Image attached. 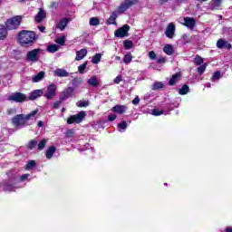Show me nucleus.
Masks as SVG:
<instances>
[{
  "label": "nucleus",
  "mask_w": 232,
  "mask_h": 232,
  "mask_svg": "<svg viewBox=\"0 0 232 232\" xmlns=\"http://www.w3.org/2000/svg\"><path fill=\"white\" fill-rule=\"evenodd\" d=\"M8 101H14V102H24V101H26V95L22 92H15L8 97Z\"/></svg>",
  "instance_id": "9"
},
{
  "label": "nucleus",
  "mask_w": 232,
  "mask_h": 232,
  "mask_svg": "<svg viewBox=\"0 0 232 232\" xmlns=\"http://www.w3.org/2000/svg\"><path fill=\"white\" fill-rule=\"evenodd\" d=\"M46 142H48L47 140H42L39 143H38V146H37V150H39V151L44 150V147L46 146Z\"/></svg>",
  "instance_id": "36"
},
{
  "label": "nucleus",
  "mask_w": 232,
  "mask_h": 232,
  "mask_svg": "<svg viewBox=\"0 0 232 232\" xmlns=\"http://www.w3.org/2000/svg\"><path fill=\"white\" fill-rule=\"evenodd\" d=\"M14 187L12 185H6L5 187V191H14Z\"/></svg>",
  "instance_id": "50"
},
{
  "label": "nucleus",
  "mask_w": 232,
  "mask_h": 232,
  "mask_svg": "<svg viewBox=\"0 0 232 232\" xmlns=\"http://www.w3.org/2000/svg\"><path fill=\"white\" fill-rule=\"evenodd\" d=\"M35 146H37V140H32L29 141L27 148H28V150H34V148H35Z\"/></svg>",
  "instance_id": "39"
},
{
  "label": "nucleus",
  "mask_w": 232,
  "mask_h": 232,
  "mask_svg": "<svg viewBox=\"0 0 232 232\" xmlns=\"http://www.w3.org/2000/svg\"><path fill=\"white\" fill-rule=\"evenodd\" d=\"M32 168H35V160L28 161L27 165L25 166V169H32Z\"/></svg>",
  "instance_id": "41"
},
{
  "label": "nucleus",
  "mask_w": 232,
  "mask_h": 232,
  "mask_svg": "<svg viewBox=\"0 0 232 232\" xmlns=\"http://www.w3.org/2000/svg\"><path fill=\"white\" fill-rule=\"evenodd\" d=\"M183 25L187 26V28H189V30H193V28H195V24H196V21L195 18H191V17H184L183 18Z\"/></svg>",
  "instance_id": "13"
},
{
  "label": "nucleus",
  "mask_w": 232,
  "mask_h": 232,
  "mask_svg": "<svg viewBox=\"0 0 232 232\" xmlns=\"http://www.w3.org/2000/svg\"><path fill=\"white\" fill-rule=\"evenodd\" d=\"M169 0H159L160 5H164V3H168Z\"/></svg>",
  "instance_id": "57"
},
{
  "label": "nucleus",
  "mask_w": 232,
  "mask_h": 232,
  "mask_svg": "<svg viewBox=\"0 0 232 232\" xmlns=\"http://www.w3.org/2000/svg\"><path fill=\"white\" fill-rule=\"evenodd\" d=\"M44 97H45L47 101H53V99L57 97V85L54 83L49 84L44 92Z\"/></svg>",
  "instance_id": "4"
},
{
  "label": "nucleus",
  "mask_w": 232,
  "mask_h": 232,
  "mask_svg": "<svg viewBox=\"0 0 232 232\" xmlns=\"http://www.w3.org/2000/svg\"><path fill=\"white\" fill-rule=\"evenodd\" d=\"M218 79H220V72L218 71V72H214L212 81H218Z\"/></svg>",
  "instance_id": "46"
},
{
  "label": "nucleus",
  "mask_w": 232,
  "mask_h": 232,
  "mask_svg": "<svg viewBox=\"0 0 232 232\" xmlns=\"http://www.w3.org/2000/svg\"><path fill=\"white\" fill-rule=\"evenodd\" d=\"M126 110H128V107L126 105H115L112 108V111H114V113H119L120 115H122V113H124Z\"/></svg>",
  "instance_id": "17"
},
{
  "label": "nucleus",
  "mask_w": 232,
  "mask_h": 232,
  "mask_svg": "<svg viewBox=\"0 0 232 232\" xmlns=\"http://www.w3.org/2000/svg\"><path fill=\"white\" fill-rule=\"evenodd\" d=\"M43 126H44V122H43L42 121H38V127L43 128Z\"/></svg>",
  "instance_id": "56"
},
{
  "label": "nucleus",
  "mask_w": 232,
  "mask_h": 232,
  "mask_svg": "<svg viewBox=\"0 0 232 232\" xmlns=\"http://www.w3.org/2000/svg\"><path fill=\"white\" fill-rule=\"evenodd\" d=\"M59 48H61V46L57 44H51L47 47V52H49V53H55V52H58Z\"/></svg>",
  "instance_id": "26"
},
{
  "label": "nucleus",
  "mask_w": 232,
  "mask_h": 232,
  "mask_svg": "<svg viewBox=\"0 0 232 232\" xmlns=\"http://www.w3.org/2000/svg\"><path fill=\"white\" fill-rule=\"evenodd\" d=\"M217 48H219V50H223V48H226L227 50H231V44L227 43L225 39H219L217 42Z\"/></svg>",
  "instance_id": "14"
},
{
  "label": "nucleus",
  "mask_w": 232,
  "mask_h": 232,
  "mask_svg": "<svg viewBox=\"0 0 232 232\" xmlns=\"http://www.w3.org/2000/svg\"><path fill=\"white\" fill-rule=\"evenodd\" d=\"M164 113V111H159L157 109L152 110V115L155 117H159V115H162Z\"/></svg>",
  "instance_id": "43"
},
{
  "label": "nucleus",
  "mask_w": 232,
  "mask_h": 232,
  "mask_svg": "<svg viewBox=\"0 0 232 232\" xmlns=\"http://www.w3.org/2000/svg\"><path fill=\"white\" fill-rule=\"evenodd\" d=\"M165 35L169 39H173V37H175V24L174 23L169 24V25L167 26L166 31H165Z\"/></svg>",
  "instance_id": "12"
},
{
  "label": "nucleus",
  "mask_w": 232,
  "mask_h": 232,
  "mask_svg": "<svg viewBox=\"0 0 232 232\" xmlns=\"http://www.w3.org/2000/svg\"><path fill=\"white\" fill-rule=\"evenodd\" d=\"M149 57L151 61H155V59H157V53H155V51L149 52Z\"/></svg>",
  "instance_id": "44"
},
{
  "label": "nucleus",
  "mask_w": 232,
  "mask_h": 232,
  "mask_svg": "<svg viewBox=\"0 0 232 232\" xmlns=\"http://www.w3.org/2000/svg\"><path fill=\"white\" fill-rule=\"evenodd\" d=\"M222 5V0H214V4L212 5V8H217Z\"/></svg>",
  "instance_id": "45"
},
{
  "label": "nucleus",
  "mask_w": 232,
  "mask_h": 232,
  "mask_svg": "<svg viewBox=\"0 0 232 232\" xmlns=\"http://www.w3.org/2000/svg\"><path fill=\"white\" fill-rule=\"evenodd\" d=\"M38 111V110H35L27 115L18 114L12 119V124L14 126V128H16V130H21V128L28 126V121H30L32 117H35Z\"/></svg>",
  "instance_id": "1"
},
{
  "label": "nucleus",
  "mask_w": 232,
  "mask_h": 232,
  "mask_svg": "<svg viewBox=\"0 0 232 232\" xmlns=\"http://www.w3.org/2000/svg\"><path fill=\"white\" fill-rule=\"evenodd\" d=\"M117 119V115H115V114H111V115H109V117H108V121H115Z\"/></svg>",
  "instance_id": "52"
},
{
  "label": "nucleus",
  "mask_w": 232,
  "mask_h": 232,
  "mask_svg": "<svg viewBox=\"0 0 232 232\" xmlns=\"http://www.w3.org/2000/svg\"><path fill=\"white\" fill-rule=\"evenodd\" d=\"M68 23H70V20H68V18H63L57 23L56 28H58V30H61V32H63L64 28L68 26Z\"/></svg>",
  "instance_id": "15"
},
{
  "label": "nucleus",
  "mask_w": 232,
  "mask_h": 232,
  "mask_svg": "<svg viewBox=\"0 0 232 232\" xmlns=\"http://www.w3.org/2000/svg\"><path fill=\"white\" fill-rule=\"evenodd\" d=\"M158 64H163L166 63V58L164 57H160V59L157 61Z\"/></svg>",
  "instance_id": "53"
},
{
  "label": "nucleus",
  "mask_w": 232,
  "mask_h": 232,
  "mask_svg": "<svg viewBox=\"0 0 232 232\" xmlns=\"http://www.w3.org/2000/svg\"><path fill=\"white\" fill-rule=\"evenodd\" d=\"M38 29H39L40 32L44 33V30H46V27L39 26Z\"/></svg>",
  "instance_id": "55"
},
{
  "label": "nucleus",
  "mask_w": 232,
  "mask_h": 232,
  "mask_svg": "<svg viewBox=\"0 0 232 232\" xmlns=\"http://www.w3.org/2000/svg\"><path fill=\"white\" fill-rule=\"evenodd\" d=\"M208 88H211V83H207Z\"/></svg>",
  "instance_id": "61"
},
{
  "label": "nucleus",
  "mask_w": 232,
  "mask_h": 232,
  "mask_svg": "<svg viewBox=\"0 0 232 232\" xmlns=\"http://www.w3.org/2000/svg\"><path fill=\"white\" fill-rule=\"evenodd\" d=\"M55 153V147H50L49 149H47L46 152H45V157L46 159H52L53 157V154Z\"/></svg>",
  "instance_id": "25"
},
{
  "label": "nucleus",
  "mask_w": 232,
  "mask_h": 232,
  "mask_svg": "<svg viewBox=\"0 0 232 232\" xmlns=\"http://www.w3.org/2000/svg\"><path fill=\"white\" fill-rule=\"evenodd\" d=\"M18 41L21 46L28 48V46H32L37 41V36L34 31L23 30L18 34Z\"/></svg>",
  "instance_id": "2"
},
{
  "label": "nucleus",
  "mask_w": 232,
  "mask_h": 232,
  "mask_svg": "<svg viewBox=\"0 0 232 232\" xmlns=\"http://www.w3.org/2000/svg\"><path fill=\"white\" fill-rule=\"evenodd\" d=\"M44 17H46V13H44V11L43 9H40V11L38 12V14L35 16V22L41 23L43 21V19H44Z\"/></svg>",
  "instance_id": "22"
},
{
  "label": "nucleus",
  "mask_w": 232,
  "mask_h": 232,
  "mask_svg": "<svg viewBox=\"0 0 232 232\" xmlns=\"http://www.w3.org/2000/svg\"><path fill=\"white\" fill-rule=\"evenodd\" d=\"M132 59H133V56L131 55V53H129L124 55L123 63L125 64H130V63H131Z\"/></svg>",
  "instance_id": "31"
},
{
  "label": "nucleus",
  "mask_w": 232,
  "mask_h": 232,
  "mask_svg": "<svg viewBox=\"0 0 232 232\" xmlns=\"http://www.w3.org/2000/svg\"><path fill=\"white\" fill-rule=\"evenodd\" d=\"M164 83L162 82H156L152 85V90H162L164 88Z\"/></svg>",
  "instance_id": "32"
},
{
  "label": "nucleus",
  "mask_w": 232,
  "mask_h": 232,
  "mask_svg": "<svg viewBox=\"0 0 232 232\" xmlns=\"http://www.w3.org/2000/svg\"><path fill=\"white\" fill-rule=\"evenodd\" d=\"M140 102V98H139V96H136L134 98V101H132V104H134L135 106H137V104H139Z\"/></svg>",
  "instance_id": "49"
},
{
  "label": "nucleus",
  "mask_w": 232,
  "mask_h": 232,
  "mask_svg": "<svg viewBox=\"0 0 232 232\" xmlns=\"http://www.w3.org/2000/svg\"><path fill=\"white\" fill-rule=\"evenodd\" d=\"M137 3H139L138 0H125L123 3H121L119 5V7L116 10V13L124 14L126 10H128L129 8H131V6H133V5H137Z\"/></svg>",
  "instance_id": "5"
},
{
  "label": "nucleus",
  "mask_w": 232,
  "mask_h": 232,
  "mask_svg": "<svg viewBox=\"0 0 232 232\" xmlns=\"http://www.w3.org/2000/svg\"><path fill=\"white\" fill-rule=\"evenodd\" d=\"M21 21H23V16L21 15L12 17L5 22V27L7 30H17L21 25Z\"/></svg>",
  "instance_id": "3"
},
{
  "label": "nucleus",
  "mask_w": 232,
  "mask_h": 232,
  "mask_svg": "<svg viewBox=\"0 0 232 232\" xmlns=\"http://www.w3.org/2000/svg\"><path fill=\"white\" fill-rule=\"evenodd\" d=\"M163 52L164 53H166L167 55H173L175 50H173V45L171 44H166L163 47Z\"/></svg>",
  "instance_id": "23"
},
{
  "label": "nucleus",
  "mask_w": 232,
  "mask_h": 232,
  "mask_svg": "<svg viewBox=\"0 0 232 232\" xmlns=\"http://www.w3.org/2000/svg\"><path fill=\"white\" fill-rule=\"evenodd\" d=\"M44 75H46V73L44 71L38 72L36 75L33 76L32 82H41V81L44 79Z\"/></svg>",
  "instance_id": "18"
},
{
  "label": "nucleus",
  "mask_w": 232,
  "mask_h": 232,
  "mask_svg": "<svg viewBox=\"0 0 232 232\" xmlns=\"http://www.w3.org/2000/svg\"><path fill=\"white\" fill-rule=\"evenodd\" d=\"M117 12H113L109 19L106 21V24H117Z\"/></svg>",
  "instance_id": "21"
},
{
  "label": "nucleus",
  "mask_w": 232,
  "mask_h": 232,
  "mask_svg": "<svg viewBox=\"0 0 232 232\" xmlns=\"http://www.w3.org/2000/svg\"><path fill=\"white\" fill-rule=\"evenodd\" d=\"M8 29L6 26L0 24V39H5L6 35H8Z\"/></svg>",
  "instance_id": "24"
},
{
  "label": "nucleus",
  "mask_w": 232,
  "mask_h": 232,
  "mask_svg": "<svg viewBox=\"0 0 232 232\" xmlns=\"http://www.w3.org/2000/svg\"><path fill=\"white\" fill-rule=\"evenodd\" d=\"M185 0H176V3H178V5H180L182 3H184Z\"/></svg>",
  "instance_id": "59"
},
{
  "label": "nucleus",
  "mask_w": 232,
  "mask_h": 232,
  "mask_svg": "<svg viewBox=\"0 0 232 232\" xmlns=\"http://www.w3.org/2000/svg\"><path fill=\"white\" fill-rule=\"evenodd\" d=\"M128 32H130V25L124 24L122 27L119 28L115 31L114 35L115 37H128Z\"/></svg>",
  "instance_id": "8"
},
{
  "label": "nucleus",
  "mask_w": 232,
  "mask_h": 232,
  "mask_svg": "<svg viewBox=\"0 0 232 232\" xmlns=\"http://www.w3.org/2000/svg\"><path fill=\"white\" fill-rule=\"evenodd\" d=\"M101 59H102V53H96L92 60V64H99L101 63Z\"/></svg>",
  "instance_id": "30"
},
{
  "label": "nucleus",
  "mask_w": 232,
  "mask_h": 232,
  "mask_svg": "<svg viewBox=\"0 0 232 232\" xmlns=\"http://www.w3.org/2000/svg\"><path fill=\"white\" fill-rule=\"evenodd\" d=\"M65 136L68 138L73 137V130H68Z\"/></svg>",
  "instance_id": "51"
},
{
  "label": "nucleus",
  "mask_w": 232,
  "mask_h": 232,
  "mask_svg": "<svg viewBox=\"0 0 232 232\" xmlns=\"http://www.w3.org/2000/svg\"><path fill=\"white\" fill-rule=\"evenodd\" d=\"M88 84L90 86L97 87L99 85V81L97 80V77L92 76L87 81Z\"/></svg>",
  "instance_id": "27"
},
{
  "label": "nucleus",
  "mask_w": 232,
  "mask_h": 232,
  "mask_svg": "<svg viewBox=\"0 0 232 232\" xmlns=\"http://www.w3.org/2000/svg\"><path fill=\"white\" fill-rule=\"evenodd\" d=\"M28 177H30V174H24L21 176L20 180L23 182V181L26 180V179H28Z\"/></svg>",
  "instance_id": "54"
},
{
  "label": "nucleus",
  "mask_w": 232,
  "mask_h": 232,
  "mask_svg": "<svg viewBox=\"0 0 232 232\" xmlns=\"http://www.w3.org/2000/svg\"><path fill=\"white\" fill-rule=\"evenodd\" d=\"M226 232H232V227H228L226 228Z\"/></svg>",
  "instance_id": "58"
},
{
  "label": "nucleus",
  "mask_w": 232,
  "mask_h": 232,
  "mask_svg": "<svg viewBox=\"0 0 232 232\" xmlns=\"http://www.w3.org/2000/svg\"><path fill=\"white\" fill-rule=\"evenodd\" d=\"M76 106H78V108H86V106H90V102L86 101H80L76 103Z\"/></svg>",
  "instance_id": "37"
},
{
  "label": "nucleus",
  "mask_w": 232,
  "mask_h": 232,
  "mask_svg": "<svg viewBox=\"0 0 232 232\" xmlns=\"http://www.w3.org/2000/svg\"><path fill=\"white\" fill-rule=\"evenodd\" d=\"M91 26H99L101 24V20L97 17H92L89 21Z\"/></svg>",
  "instance_id": "29"
},
{
  "label": "nucleus",
  "mask_w": 232,
  "mask_h": 232,
  "mask_svg": "<svg viewBox=\"0 0 232 232\" xmlns=\"http://www.w3.org/2000/svg\"><path fill=\"white\" fill-rule=\"evenodd\" d=\"M123 46H124L125 50H131V48H133V42H131L130 40H125L123 42Z\"/></svg>",
  "instance_id": "33"
},
{
  "label": "nucleus",
  "mask_w": 232,
  "mask_h": 232,
  "mask_svg": "<svg viewBox=\"0 0 232 232\" xmlns=\"http://www.w3.org/2000/svg\"><path fill=\"white\" fill-rule=\"evenodd\" d=\"M73 92H75L73 87H68L64 89L61 93L60 101H66V99H70V97H72Z\"/></svg>",
  "instance_id": "10"
},
{
  "label": "nucleus",
  "mask_w": 232,
  "mask_h": 232,
  "mask_svg": "<svg viewBox=\"0 0 232 232\" xmlns=\"http://www.w3.org/2000/svg\"><path fill=\"white\" fill-rule=\"evenodd\" d=\"M118 126L121 130H126L128 128V123H126V121H122L121 123H119Z\"/></svg>",
  "instance_id": "47"
},
{
  "label": "nucleus",
  "mask_w": 232,
  "mask_h": 232,
  "mask_svg": "<svg viewBox=\"0 0 232 232\" xmlns=\"http://www.w3.org/2000/svg\"><path fill=\"white\" fill-rule=\"evenodd\" d=\"M54 75H56V77H69L70 72H67L64 69H56L54 71Z\"/></svg>",
  "instance_id": "19"
},
{
  "label": "nucleus",
  "mask_w": 232,
  "mask_h": 232,
  "mask_svg": "<svg viewBox=\"0 0 232 232\" xmlns=\"http://www.w3.org/2000/svg\"><path fill=\"white\" fill-rule=\"evenodd\" d=\"M179 80H180V73L178 72L172 75V77L169 81V86H175V84H177V82H179Z\"/></svg>",
  "instance_id": "20"
},
{
  "label": "nucleus",
  "mask_w": 232,
  "mask_h": 232,
  "mask_svg": "<svg viewBox=\"0 0 232 232\" xmlns=\"http://www.w3.org/2000/svg\"><path fill=\"white\" fill-rule=\"evenodd\" d=\"M44 95V89H38L33 91L28 97L29 101H35V99H39V97H43Z\"/></svg>",
  "instance_id": "11"
},
{
  "label": "nucleus",
  "mask_w": 232,
  "mask_h": 232,
  "mask_svg": "<svg viewBox=\"0 0 232 232\" xmlns=\"http://www.w3.org/2000/svg\"><path fill=\"white\" fill-rule=\"evenodd\" d=\"M61 104H63V101H62V100L56 101V102H54L52 104V108H54V109L57 110V109L61 106Z\"/></svg>",
  "instance_id": "42"
},
{
  "label": "nucleus",
  "mask_w": 232,
  "mask_h": 232,
  "mask_svg": "<svg viewBox=\"0 0 232 232\" xmlns=\"http://www.w3.org/2000/svg\"><path fill=\"white\" fill-rule=\"evenodd\" d=\"M122 81V75H118L114 80L113 82L114 84H119Z\"/></svg>",
  "instance_id": "48"
},
{
  "label": "nucleus",
  "mask_w": 232,
  "mask_h": 232,
  "mask_svg": "<svg viewBox=\"0 0 232 232\" xmlns=\"http://www.w3.org/2000/svg\"><path fill=\"white\" fill-rule=\"evenodd\" d=\"M41 53V49H34L27 52L26 61L30 63H37L39 61V55Z\"/></svg>",
  "instance_id": "7"
},
{
  "label": "nucleus",
  "mask_w": 232,
  "mask_h": 232,
  "mask_svg": "<svg viewBox=\"0 0 232 232\" xmlns=\"http://www.w3.org/2000/svg\"><path fill=\"white\" fill-rule=\"evenodd\" d=\"M55 43L57 44H60L61 46H63L64 43H66V38L64 36H61L59 38H56Z\"/></svg>",
  "instance_id": "38"
},
{
  "label": "nucleus",
  "mask_w": 232,
  "mask_h": 232,
  "mask_svg": "<svg viewBox=\"0 0 232 232\" xmlns=\"http://www.w3.org/2000/svg\"><path fill=\"white\" fill-rule=\"evenodd\" d=\"M64 111H66V108L62 109V112L64 113Z\"/></svg>",
  "instance_id": "62"
},
{
  "label": "nucleus",
  "mask_w": 232,
  "mask_h": 232,
  "mask_svg": "<svg viewBox=\"0 0 232 232\" xmlns=\"http://www.w3.org/2000/svg\"><path fill=\"white\" fill-rule=\"evenodd\" d=\"M201 1L206 2V1H208V0H201Z\"/></svg>",
  "instance_id": "63"
},
{
  "label": "nucleus",
  "mask_w": 232,
  "mask_h": 232,
  "mask_svg": "<svg viewBox=\"0 0 232 232\" xmlns=\"http://www.w3.org/2000/svg\"><path fill=\"white\" fill-rule=\"evenodd\" d=\"M86 55H88V50L81 49L80 51L76 52L75 61H82V59L86 57Z\"/></svg>",
  "instance_id": "16"
},
{
  "label": "nucleus",
  "mask_w": 232,
  "mask_h": 232,
  "mask_svg": "<svg viewBox=\"0 0 232 232\" xmlns=\"http://www.w3.org/2000/svg\"><path fill=\"white\" fill-rule=\"evenodd\" d=\"M206 68H208V63H204L200 65L199 67L197 68L198 73H199V75H202V73L206 72Z\"/></svg>",
  "instance_id": "35"
},
{
  "label": "nucleus",
  "mask_w": 232,
  "mask_h": 232,
  "mask_svg": "<svg viewBox=\"0 0 232 232\" xmlns=\"http://www.w3.org/2000/svg\"><path fill=\"white\" fill-rule=\"evenodd\" d=\"M179 95H187V93H189V86L188 84L183 85L179 90Z\"/></svg>",
  "instance_id": "28"
},
{
  "label": "nucleus",
  "mask_w": 232,
  "mask_h": 232,
  "mask_svg": "<svg viewBox=\"0 0 232 232\" xmlns=\"http://www.w3.org/2000/svg\"><path fill=\"white\" fill-rule=\"evenodd\" d=\"M115 59H116V61H121V57L120 56H116Z\"/></svg>",
  "instance_id": "60"
},
{
  "label": "nucleus",
  "mask_w": 232,
  "mask_h": 232,
  "mask_svg": "<svg viewBox=\"0 0 232 232\" xmlns=\"http://www.w3.org/2000/svg\"><path fill=\"white\" fill-rule=\"evenodd\" d=\"M86 66H88V62H85L82 64H81L78 67V72H80V73H84V70H86Z\"/></svg>",
  "instance_id": "40"
},
{
  "label": "nucleus",
  "mask_w": 232,
  "mask_h": 232,
  "mask_svg": "<svg viewBox=\"0 0 232 232\" xmlns=\"http://www.w3.org/2000/svg\"><path fill=\"white\" fill-rule=\"evenodd\" d=\"M84 117H86V112L80 111L78 114L71 116L67 120V124H74V123L81 124V122H82Z\"/></svg>",
  "instance_id": "6"
},
{
  "label": "nucleus",
  "mask_w": 232,
  "mask_h": 232,
  "mask_svg": "<svg viewBox=\"0 0 232 232\" xmlns=\"http://www.w3.org/2000/svg\"><path fill=\"white\" fill-rule=\"evenodd\" d=\"M194 63L197 66H200V64L204 63V59L199 55H196V57L194 58Z\"/></svg>",
  "instance_id": "34"
}]
</instances>
